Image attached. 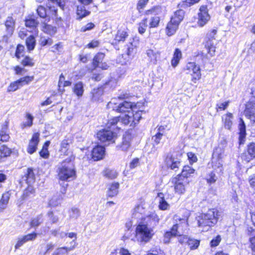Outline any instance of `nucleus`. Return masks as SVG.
Instances as JSON below:
<instances>
[{
    "mask_svg": "<svg viewBox=\"0 0 255 255\" xmlns=\"http://www.w3.org/2000/svg\"><path fill=\"white\" fill-rule=\"evenodd\" d=\"M74 93L78 97H81L83 95L84 92L83 84L81 82H79L75 84L73 88Z\"/></svg>",
    "mask_w": 255,
    "mask_h": 255,
    "instance_id": "33",
    "label": "nucleus"
},
{
    "mask_svg": "<svg viewBox=\"0 0 255 255\" xmlns=\"http://www.w3.org/2000/svg\"><path fill=\"white\" fill-rule=\"evenodd\" d=\"M11 153L10 149L6 146L2 145L0 146V161L2 157H7L10 155Z\"/></svg>",
    "mask_w": 255,
    "mask_h": 255,
    "instance_id": "39",
    "label": "nucleus"
},
{
    "mask_svg": "<svg viewBox=\"0 0 255 255\" xmlns=\"http://www.w3.org/2000/svg\"><path fill=\"white\" fill-rule=\"evenodd\" d=\"M92 99L94 101L99 100L100 97L103 94V91L100 89H94L92 92Z\"/></svg>",
    "mask_w": 255,
    "mask_h": 255,
    "instance_id": "43",
    "label": "nucleus"
},
{
    "mask_svg": "<svg viewBox=\"0 0 255 255\" xmlns=\"http://www.w3.org/2000/svg\"><path fill=\"white\" fill-rule=\"evenodd\" d=\"M169 204L164 200V199H160L159 201V208L160 209L164 210L167 209Z\"/></svg>",
    "mask_w": 255,
    "mask_h": 255,
    "instance_id": "60",
    "label": "nucleus"
},
{
    "mask_svg": "<svg viewBox=\"0 0 255 255\" xmlns=\"http://www.w3.org/2000/svg\"><path fill=\"white\" fill-rule=\"evenodd\" d=\"M105 55L103 53H99L94 58L93 64L95 68L98 67V66L102 62Z\"/></svg>",
    "mask_w": 255,
    "mask_h": 255,
    "instance_id": "37",
    "label": "nucleus"
},
{
    "mask_svg": "<svg viewBox=\"0 0 255 255\" xmlns=\"http://www.w3.org/2000/svg\"><path fill=\"white\" fill-rule=\"evenodd\" d=\"M165 162L168 167L175 171L181 165L180 161L178 159L174 158L171 155H167L165 159Z\"/></svg>",
    "mask_w": 255,
    "mask_h": 255,
    "instance_id": "13",
    "label": "nucleus"
},
{
    "mask_svg": "<svg viewBox=\"0 0 255 255\" xmlns=\"http://www.w3.org/2000/svg\"><path fill=\"white\" fill-rule=\"evenodd\" d=\"M24 46L21 44H18L16 48L15 52V56L17 59H19L21 57L23 56L24 52Z\"/></svg>",
    "mask_w": 255,
    "mask_h": 255,
    "instance_id": "47",
    "label": "nucleus"
},
{
    "mask_svg": "<svg viewBox=\"0 0 255 255\" xmlns=\"http://www.w3.org/2000/svg\"><path fill=\"white\" fill-rule=\"evenodd\" d=\"M123 141L121 146H118V147L124 151L128 150V140L126 135H124L123 138Z\"/></svg>",
    "mask_w": 255,
    "mask_h": 255,
    "instance_id": "59",
    "label": "nucleus"
},
{
    "mask_svg": "<svg viewBox=\"0 0 255 255\" xmlns=\"http://www.w3.org/2000/svg\"><path fill=\"white\" fill-rule=\"evenodd\" d=\"M97 138L101 142L111 141L116 137V133L111 129H103L97 133Z\"/></svg>",
    "mask_w": 255,
    "mask_h": 255,
    "instance_id": "9",
    "label": "nucleus"
},
{
    "mask_svg": "<svg viewBox=\"0 0 255 255\" xmlns=\"http://www.w3.org/2000/svg\"><path fill=\"white\" fill-rule=\"evenodd\" d=\"M21 63L24 66H33L34 62L32 58L29 56H26L21 62Z\"/></svg>",
    "mask_w": 255,
    "mask_h": 255,
    "instance_id": "49",
    "label": "nucleus"
},
{
    "mask_svg": "<svg viewBox=\"0 0 255 255\" xmlns=\"http://www.w3.org/2000/svg\"><path fill=\"white\" fill-rule=\"evenodd\" d=\"M205 48L207 49L208 53L211 56L214 55L216 47L213 40H211L210 38L209 40H207L205 43Z\"/></svg>",
    "mask_w": 255,
    "mask_h": 255,
    "instance_id": "32",
    "label": "nucleus"
},
{
    "mask_svg": "<svg viewBox=\"0 0 255 255\" xmlns=\"http://www.w3.org/2000/svg\"><path fill=\"white\" fill-rule=\"evenodd\" d=\"M34 189L33 187L29 186L24 191H23L22 198L23 200H27L32 198L34 195Z\"/></svg>",
    "mask_w": 255,
    "mask_h": 255,
    "instance_id": "27",
    "label": "nucleus"
},
{
    "mask_svg": "<svg viewBox=\"0 0 255 255\" xmlns=\"http://www.w3.org/2000/svg\"><path fill=\"white\" fill-rule=\"evenodd\" d=\"M36 11H37V13L38 15L41 18L48 17V20H49L50 15L52 17H53V16H51V14L50 13L49 11L48 15L47 14L46 10L45 8L43 6H41V5L39 6L37 8ZM54 17H55V16H54Z\"/></svg>",
    "mask_w": 255,
    "mask_h": 255,
    "instance_id": "36",
    "label": "nucleus"
},
{
    "mask_svg": "<svg viewBox=\"0 0 255 255\" xmlns=\"http://www.w3.org/2000/svg\"><path fill=\"white\" fill-rule=\"evenodd\" d=\"M10 193L8 191L4 193L0 200V212H2L7 206L10 196Z\"/></svg>",
    "mask_w": 255,
    "mask_h": 255,
    "instance_id": "18",
    "label": "nucleus"
},
{
    "mask_svg": "<svg viewBox=\"0 0 255 255\" xmlns=\"http://www.w3.org/2000/svg\"><path fill=\"white\" fill-rule=\"evenodd\" d=\"M186 244H187L191 250H195L198 247L200 244V241L188 238V241H187Z\"/></svg>",
    "mask_w": 255,
    "mask_h": 255,
    "instance_id": "40",
    "label": "nucleus"
},
{
    "mask_svg": "<svg viewBox=\"0 0 255 255\" xmlns=\"http://www.w3.org/2000/svg\"><path fill=\"white\" fill-rule=\"evenodd\" d=\"M205 48L207 49L208 53L211 56L214 55L216 47L213 40H211L210 38L209 40H207L205 43Z\"/></svg>",
    "mask_w": 255,
    "mask_h": 255,
    "instance_id": "31",
    "label": "nucleus"
},
{
    "mask_svg": "<svg viewBox=\"0 0 255 255\" xmlns=\"http://www.w3.org/2000/svg\"><path fill=\"white\" fill-rule=\"evenodd\" d=\"M146 54L149 58L151 61H156L157 58V53L152 49H148L146 51Z\"/></svg>",
    "mask_w": 255,
    "mask_h": 255,
    "instance_id": "53",
    "label": "nucleus"
},
{
    "mask_svg": "<svg viewBox=\"0 0 255 255\" xmlns=\"http://www.w3.org/2000/svg\"><path fill=\"white\" fill-rule=\"evenodd\" d=\"M47 6L48 7L51 16H55V18H58L57 7L58 6H62L61 2L58 0H48Z\"/></svg>",
    "mask_w": 255,
    "mask_h": 255,
    "instance_id": "11",
    "label": "nucleus"
},
{
    "mask_svg": "<svg viewBox=\"0 0 255 255\" xmlns=\"http://www.w3.org/2000/svg\"><path fill=\"white\" fill-rule=\"evenodd\" d=\"M181 57H182L181 51L179 49L176 48L175 50V51H174V53L173 54V57L171 60L172 66L174 67H176L178 65L180 59L181 58Z\"/></svg>",
    "mask_w": 255,
    "mask_h": 255,
    "instance_id": "26",
    "label": "nucleus"
},
{
    "mask_svg": "<svg viewBox=\"0 0 255 255\" xmlns=\"http://www.w3.org/2000/svg\"><path fill=\"white\" fill-rule=\"evenodd\" d=\"M249 242L250 243V248L253 252L255 253V236L251 237L249 239Z\"/></svg>",
    "mask_w": 255,
    "mask_h": 255,
    "instance_id": "64",
    "label": "nucleus"
},
{
    "mask_svg": "<svg viewBox=\"0 0 255 255\" xmlns=\"http://www.w3.org/2000/svg\"><path fill=\"white\" fill-rule=\"evenodd\" d=\"M89 13L90 11L86 9L84 5H80L77 6V15L78 16V19H82L83 17L89 15Z\"/></svg>",
    "mask_w": 255,
    "mask_h": 255,
    "instance_id": "25",
    "label": "nucleus"
},
{
    "mask_svg": "<svg viewBox=\"0 0 255 255\" xmlns=\"http://www.w3.org/2000/svg\"><path fill=\"white\" fill-rule=\"evenodd\" d=\"M221 238L220 235L217 236L214 239H212L210 242L211 247H216L220 243Z\"/></svg>",
    "mask_w": 255,
    "mask_h": 255,
    "instance_id": "62",
    "label": "nucleus"
},
{
    "mask_svg": "<svg viewBox=\"0 0 255 255\" xmlns=\"http://www.w3.org/2000/svg\"><path fill=\"white\" fill-rule=\"evenodd\" d=\"M147 18H143L141 22H139L138 27V31L140 34H143L145 32L147 27Z\"/></svg>",
    "mask_w": 255,
    "mask_h": 255,
    "instance_id": "41",
    "label": "nucleus"
},
{
    "mask_svg": "<svg viewBox=\"0 0 255 255\" xmlns=\"http://www.w3.org/2000/svg\"><path fill=\"white\" fill-rule=\"evenodd\" d=\"M233 115L231 113H228L222 117V121L224 126L226 128L230 129L232 126Z\"/></svg>",
    "mask_w": 255,
    "mask_h": 255,
    "instance_id": "20",
    "label": "nucleus"
},
{
    "mask_svg": "<svg viewBox=\"0 0 255 255\" xmlns=\"http://www.w3.org/2000/svg\"><path fill=\"white\" fill-rule=\"evenodd\" d=\"M186 69L188 71V73L192 76V80L194 83H196L197 80L200 79L201 76L200 68L195 63H188L186 66Z\"/></svg>",
    "mask_w": 255,
    "mask_h": 255,
    "instance_id": "7",
    "label": "nucleus"
},
{
    "mask_svg": "<svg viewBox=\"0 0 255 255\" xmlns=\"http://www.w3.org/2000/svg\"><path fill=\"white\" fill-rule=\"evenodd\" d=\"M172 182L174 184V190L179 194H184L186 191V187L189 182L187 178H183L180 175L172 178Z\"/></svg>",
    "mask_w": 255,
    "mask_h": 255,
    "instance_id": "6",
    "label": "nucleus"
},
{
    "mask_svg": "<svg viewBox=\"0 0 255 255\" xmlns=\"http://www.w3.org/2000/svg\"><path fill=\"white\" fill-rule=\"evenodd\" d=\"M26 117L27 119L26 121L21 124L22 128H24L26 127H30L32 125L33 120V116L31 114L27 113Z\"/></svg>",
    "mask_w": 255,
    "mask_h": 255,
    "instance_id": "42",
    "label": "nucleus"
},
{
    "mask_svg": "<svg viewBox=\"0 0 255 255\" xmlns=\"http://www.w3.org/2000/svg\"><path fill=\"white\" fill-rule=\"evenodd\" d=\"M27 183L30 184L34 181V175L33 170L31 169L28 168L27 170V173L26 176Z\"/></svg>",
    "mask_w": 255,
    "mask_h": 255,
    "instance_id": "50",
    "label": "nucleus"
},
{
    "mask_svg": "<svg viewBox=\"0 0 255 255\" xmlns=\"http://www.w3.org/2000/svg\"><path fill=\"white\" fill-rule=\"evenodd\" d=\"M217 180V177L216 176L215 174L213 172L210 173L207 176V182L210 184L214 183Z\"/></svg>",
    "mask_w": 255,
    "mask_h": 255,
    "instance_id": "58",
    "label": "nucleus"
},
{
    "mask_svg": "<svg viewBox=\"0 0 255 255\" xmlns=\"http://www.w3.org/2000/svg\"><path fill=\"white\" fill-rule=\"evenodd\" d=\"M36 41L33 35H30L26 40V45L29 51L33 50L35 46Z\"/></svg>",
    "mask_w": 255,
    "mask_h": 255,
    "instance_id": "34",
    "label": "nucleus"
},
{
    "mask_svg": "<svg viewBox=\"0 0 255 255\" xmlns=\"http://www.w3.org/2000/svg\"><path fill=\"white\" fill-rule=\"evenodd\" d=\"M248 152L251 157L255 158V143H251L248 145Z\"/></svg>",
    "mask_w": 255,
    "mask_h": 255,
    "instance_id": "57",
    "label": "nucleus"
},
{
    "mask_svg": "<svg viewBox=\"0 0 255 255\" xmlns=\"http://www.w3.org/2000/svg\"><path fill=\"white\" fill-rule=\"evenodd\" d=\"M74 159L75 156L71 154L68 158L59 164L57 172L59 181L69 182L75 178Z\"/></svg>",
    "mask_w": 255,
    "mask_h": 255,
    "instance_id": "2",
    "label": "nucleus"
},
{
    "mask_svg": "<svg viewBox=\"0 0 255 255\" xmlns=\"http://www.w3.org/2000/svg\"><path fill=\"white\" fill-rule=\"evenodd\" d=\"M160 21V18L158 16H154L152 17L149 23L150 28H154L158 26L159 23Z\"/></svg>",
    "mask_w": 255,
    "mask_h": 255,
    "instance_id": "52",
    "label": "nucleus"
},
{
    "mask_svg": "<svg viewBox=\"0 0 255 255\" xmlns=\"http://www.w3.org/2000/svg\"><path fill=\"white\" fill-rule=\"evenodd\" d=\"M20 86V84L18 80L11 83L7 89L8 92H14L17 90Z\"/></svg>",
    "mask_w": 255,
    "mask_h": 255,
    "instance_id": "51",
    "label": "nucleus"
},
{
    "mask_svg": "<svg viewBox=\"0 0 255 255\" xmlns=\"http://www.w3.org/2000/svg\"><path fill=\"white\" fill-rule=\"evenodd\" d=\"M245 115L251 121L255 123V98L251 99L247 104Z\"/></svg>",
    "mask_w": 255,
    "mask_h": 255,
    "instance_id": "10",
    "label": "nucleus"
},
{
    "mask_svg": "<svg viewBox=\"0 0 255 255\" xmlns=\"http://www.w3.org/2000/svg\"><path fill=\"white\" fill-rule=\"evenodd\" d=\"M213 168L218 173H221L223 171V167L222 161L220 158H215L213 157Z\"/></svg>",
    "mask_w": 255,
    "mask_h": 255,
    "instance_id": "28",
    "label": "nucleus"
},
{
    "mask_svg": "<svg viewBox=\"0 0 255 255\" xmlns=\"http://www.w3.org/2000/svg\"><path fill=\"white\" fill-rule=\"evenodd\" d=\"M71 82L69 81H65V77L64 75L61 74L60 76L59 82H58V87H59V91L61 93H63L65 90L64 88L61 89V87H65L67 86H69L71 85Z\"/></svg>",
    "mask_w": 255,
    "mask_h": 255,
    "instance_id": "24",
    "label": "nucleus"
},
{
    "mask_svg": "<svg viewBox=\"0 0 255 255\" xmlns=\"http://www.w3.org/2000/svg\"><path fill=\"white\" fill-rule=\"evenodd\" d=\"M179 25V24L178 22L171 19L166 26V34L168 36L173 35L178 29Z\"/></svg>",
    "mask_w": 255,
    "mask_h": 255,
    "instance_id": "16",
    "label": "nucleus"
},
{
    "mask_svg": "<svg viewBox=\"0 0 255 255\" xmlns=\"http://www.w3.org/2000/svg\"><path fill=\"white\" fill-rule=\"evenodd\" d=\"M184 17V11L182 9H180L174 12V15L171 17V19L173 20L180 24L181 21L183 19Z\"/></svg>",
    "mask_w": 255,
    "mask_h": 255,
    "instance_id": "29",
    "label": "nucleus"
},
{
    "mask_svg": "<svg viewBox=\"0 0 255 255\" xmlns=\"http://www.w3.org/2000/svg\"><path fill=\"white\" fill-rule=\"evenodd\" d=\"M39 135L37 133L33 135L27 148V151L28 153L31 154L36 151L39 143Z\"/></svg>",
    "mask_w": 255,
    "mask_h": 255,
    "instance_id": "12",
    "label": "nucleus"
},
{
    "mask_svg": "<svg viewBox=\"0 0 255 255\" xmlns=\"http://www.w3.org/2000/svg\"><path fill=\"white\" fill-rule=\"evenodd\" d=\"M41 30L45 33L50 35H54L56 32V27L50 24H47L45 22H41Z\"/></svg>",
    "mask_w": 255,
    "mask_h": 255,
    "instance_id": "19",
    "label": "nucleus"
},
{
    "mask_svg": "<svg viewBox=\"0 0 255 255\" xmlns=\"http://www.w3.org/2000/svg\"><path fill=\"white\" fill-rule=\"evenodd\" d=\"M239 140L240 144H241L245 141L246 135V126L243 120L241 118L240 119V123L239 124Z\"/></svg>",
    "mask_w": 255,
    "mask_h": 255,
    "instance_id": "17",
    "label": "nucleus"
},
{
    "mask_svg": "<svg viewBox=\"0 0 255 255\" xmlns=\"http://www.w3.org/2000/svg\"><path fill=\"white\" fill-rule=\"evenodd\" d=\"M139 103H132L128 101L130 111L128 110V123H131L130 126L134 127L136 125L141 118V111L139 110Z\"/></svg>",
    "mask_w": 255,
    "mask_h": 255,
    "instance_id": "4",
    "label": "nucleus"
},
{
    "mask_svg": "<svg viewBox=\"0 0 255 255\" xmlns=\"http://www.w3.org/2000/svg\"><path fill=\"white\" fill-rule=\"evenodd\" d=\"M195 172V170L189 165H185L183 167L181 176L183 178H187V177L191 176L192 174Z\"/></svg>",
    "mask_w": 255,
    "mask_h": 255,
    "instance_id": "30",
    "label": "nucleus"
},
{
    "mask_svg": "<svg viewBox=\"0 0 255 255\" xmlns=\"http://www.w3.org/2000/svg\"><path fill=\"white\" fill-rule=\"evenodd\" d=\"M180 226V224H178L173 225L170 231L172 235H173L174 236H176L182 234V233L178 230V229Z\"/></svg>",
    "mask_w": 255,
    "mask_h": 255,
    "instance_id": "56",
    "label": "nucleus"
},
{
    "mask_svg": "<svg viewBox=\"0 0 255 255\" xmlns=\"http://www.w3.org/2000/svg\"><path fill=\"white\" fill-rule=\"evenodd\" d=\"M38 24V22L32 15H29L25 18V25L27 27L35 28Z\"/></svg>",
    "mask_w": 255,
    "mask_h": 255,
    "instance_id": "21",
    "label": "nucleus"
},
{
    "mask_svg": "<svg viewBox=\"0 0 255 255\" xmlns=\"http://www.w3.org/2000/svg\"><path fill=\"white\" fill-rule=\"evenodd\" d=\"M4 25L7 36H11L15 28V20L12 17L8 16L5 21Z\"/></svg>",
    "mask_w": 255,
    "mask_h": 255,
    "instance_id": "14",
    "label": "nucleus"
},
{
    "mask_svg": "<svg viewBox=\"0 0 255 255\" xmlns=\"http://www.w3.org/2000/svg\"><path fill=\"white\" fill-rule=\"evenodd\" d=\"M107 108L109 109H112L113 111H117L119 113H125L124 117L120 116L116 117L110 120L108 124V128H110L112 126H115L118 122L121 121L125 126L128 124V115L126 113L128 112V102L123 101L121 98L118 99H113L107 104Z\"/></svg>",
    "mask_w": 255,
    "mask_h": 255,
    "instance_id": "1",
    "label": "nucleus"
},
{
    "mask_svg": "<svg viewBox=\"0 0 255 255\" xmlns=\"http://www.w3.org/2000/svg\"><path fill=\"white\" fill-rule=\"evenodd\" d=\"M70 142L68 139H64L61 142L60 152L64 155H68L70 151H68Z\"/></svg>",
    "mask_w": 255,
    "mask_h": 255,
    "instance_id": "35",
    "label": "nucleus"
},
{
    "mask_svg": "<svg viewBox=\"0 0 255 255\" xmlns=\"http://www.w3.org/2000/svg\"><path fill=\"white\" fill-rule=\"evenodd\" d=\"M62 198L60 197L54 196L49 201V205L50 206H57L60 203Z\"/></svg>",
    "mask_w": 255,
    "mask_h": 255,
    "instance_id": "48",
    "label": "nucleus"
},
{
    "mask_svg": "<svg viewBox=\"0 0 255 255\" xmlns=\"http://www.w3.org/2000/svg\"><path fill=\"white\" fill-rule=\"evenodd\" d=\"M72 249L70 248H58L54 251V252L52 254V255H66Z\"/></svg>",
    "mask_w": 255,
    "mask_h": 255,
    "instance_id": "38",
    "label": "nucleus"
},
{
    "mask_svg": "<svg viewBox=\"0 0 255 255\" xmlns=\"http://www.w3.org/2000/svg\"><path fill=\"white\" fill-rule=\"evenodd\" d=\"M104 175L108 178L114 179L117 177L118 173L115 170L107 169L104 171Z\"/></svg>",
    "mask_w": 255,
    "mask_h": 255,
    "instance_id": "45",
    "label": "nucleus"
},
{
    "mask_svg": "<svg viewBox=\"0 0 255 255\" xmlns=\"http://www.w3.org/2000/svg\"><path fill=\"white\" fill-rule=\"evenodd\" d=\"M126 32L122 31H119L116 36L115 39L120 42L121 41H125L126 38Z\"/></svg>",
    "mask_w": 255,
    "mask_h": 255,
    "instance_id": "55",
    "label": "nucleus"
},
{
    "mask_svg": "<svg viewBox=\"0 0 255 255\" xmlns=\"http://www.w3.org/2000/svg\"><path fill=\"white\" fill-rule=\"evenodd\" d=\"M154 235L153 230L146 225H138L136 229V237L141 242H148Z\"/></svg>",
    "mask_w": 255,
    "mask_h": 255,
    "instance_id": "5",
    "label": "nucleus"
},
{
    "mask_svg": "<svg viewBox=\"0 0 255 255\" xmlns=\"http://www.w3.org/2000/svg\"><path fill=\"white\" fill-rule=\"evenodd\" d=\"M163 136V133L160 132H158L154 136L152 137V139L156 144H158L160 143V140Z\"/></svg>",
    "mask_w": 255,
    "mask_h": 255,
    "instance_id": "63",
    "label": "nucleus"
},
{
    "mask_svg": "<svg viewBox=\"0 0 255 255\" xmlns=\"http://www.w3.org/2000/svg\"><path fill=\"white\" fill-rule=\"evenodd\" d=\"M105 148L100 145L94 147L92 150V158L94 160H99L102 159L105 155Z\"/></svg>",
    "mask_w": 255,
    "mask_h": 255,
    "instance_id": "15",
    "label": "nucleus"
},
{
    "mask_svg": "<svg viewBox=\"0 0 255 255\" xmlns=\"http://www.w3.org/2000/svg\"><path fill=\"white\" fill-rule=\"evenodd\" d=\"M34 79V77L32 76H25L24 77L20 78L18 80L20 86L22 87L24 85H28L30 82L32 81Z\"/></svg>",
    "mask_w": 255,
    "mask_h": 255,
    "instance_id": "44",
    "label": "nucleus"
},
{
    "mask_svg": "<svg viewBox=\"0 0 255 255\" xmlns=\"http://www.w3.org/2000/svg\"><path fill=\"white\" fill-rule=\"evenodd\" d=\"M80 215V210L77 208H72L69 211V216L71 219H76Z\"/></svg>",
    "mask_w": 255,
    "mask_h": 255,
    "instance_id": "46",
    "label": "nucleus"
},
{
    "mask_svg": "<svg viewBox=\"0 0 255 255\" xmlns=\"http://www.w3.org/2000/svg\"><path fill=\"white\" fill-rule=\"evenodd\" d=\"M37 237V234L35 233L29 234L25 236H23L24 240L26 241V242L30 241H33Z\"/></svg>",
    "mask_w": 255,
    "mask_h": 255,
    "instance_id": "61",
    "label": "nucleus"
},
{
    "mask_svg": "<svg viewBox=\"0 0 255 255\" xmlns=\"http://www.w3.org/2000/svg\"><path fill=\"white\" fill-rule=\"evenodd\" d=\"M47 216L53 224L56 223L59 220L58 217L55 215L52 211H48L47 213Z\"/></svg>",
    "mask_w": 255,
    "mask_h": 255,
    "instance_id": "54",
    "label": "nucleus"
},
{
    "mask_svg": "<svg viewBox=\"0 0 255 255\" xmlns=\"http://www.w3.org/2000/svg\"><path fill=\"white\" fill-rule=\"evenodd\" d=\"M43 216L41 214L31 218L30 222V225L32 228H36L43 223Z\"/></svg>",
    "mask_w": 255,
    "mask_h": 255,
    "instance_id": "23",
    "label": "nucleus"
},
{
    "mask_svg": "<svg viewBox=\"0 0 255 255\" xmlns=\"http://www.w3.org/2000/svg\"><path fill=\"white\" fill-rule=\"evenodd\" d=\"M220 216L219 212L216 209H209L206 214L198 217V223L199 227H212L218 222Z\"/></svg>",
    "mask_w": 255,
    "mask_h": 255,
    "instance_id": "3",
    "label": "nucleus"
},
{
    "mask_svg": "<svg viewBox=\"0 0 255 255\" xmlns=\"http://www.w3.org/2000/svg\"><path fill=\"white\" fill-rule=\"evenodd\" d=\"M210 19V16L208 13V9L207 6L203 5L199 9L197 24L200 27H203Z\"/></svg>",
    "mask_w": 255,
    "mask_h": 255,
    "instance_id": "8",
    "label": "nucleus"
},
{
    "mask_svg": "<svg viewBox=\"0 0 255 255\" xmlns=\"http://www.w3.org/2000/svg\"><path fill=\"white\" fill-rule=\"evenodd\" d=\"M119 184L118 183H113L109 186L107 191V195L109 197H113L117 195Z\"/></svg>",
    "mask_w": 255,
    "mask_h": 255,
    "instance_id": "22",
    "label": "nucleus"
}]
</instances>
